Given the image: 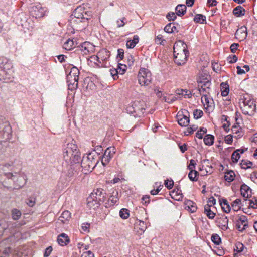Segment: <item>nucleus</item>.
<instances>
[{"mask_svg":"<svg viewBox=\"0 0 257 257\" xmlns=\"http://www.w3.org/2000/svg\"><path fill=\"white\" fill-rule=\"evenodd\" d=\"M175 62L179 65L185 63L188 51L186 45L181 40L176 42L173 47Z\"/></svg>","mask_w":257,"mask_h":257,"instance_id":"f257e3e1","label":"nucleus"},{"mask_svg":"<svg viewBox=\"0 0 257 257\" xmlns=\"http://www.w3.org/2000/svg\"><path fill=\"white\" fill-rule=\"evenodd\" d=\"M64 158L69 163H76L80 160L77 146L73 143H68L63 152Z\"/></svg>","mask_w":257,"mask_h":257,"instance_id":"f03ea898","label":"nucleus"},{"mask_svg":"<svg viewBox=\"0 0 257 257\" xmlns=\"http://www.w3.org/2000/svg\"><path fill=\"white\" fill-rule=\"evenodd\" d=\"M240 107L243 114L252 115L256 110V104L253 99L249 96L244 97L240 102Z\"/></svg>","mask_w":257,"mask_h":257,"instance_id":"7ed1b4c3","label":"nucleus"},{"mask_svg":"<svg viewBox=\"0 0 257 257\" xmlns=\"http://www.w3.org/2000/svg\"><path fill=\"white\" fill-rule=\"evenodd\" d=\"M146 107V104L144 101H135L127 106L126 110L135 117H140L144 113Z\"/></svg>","mask_w":257,"mask_h":257,"instance_id":"20e7f679","label":"nucleus"},{"mask_svg":"<svg viewBox=\"0 0 257 257\" xmlns=\"http://www.w3.org/2000/svg\"><path fill=\"white\" fill-rule=\"evenodd\" d=\"M138 81L142 86L148 85L152 81V75L150 71L145 68H141L138 75Z\"/></svg>","mask_w":257,"mask_h":257,"instance_id":"39448f33","label":"nucleus"},{"mask_svg":"<svg viewBox=\"0 0 257 257\" xmlns=\"http://www.w3.org/2000/svg\"><path fill=\"white\" fill-rule=\"evenodd\" d=\"M7 178L13 180L16 189L22 188L26 183V180L25 176L20 173H9L6 174Z\"/></svg>","mask_w":257,"mask_h":257,"instance_id":"423d86ee","label":"nucleus"},{"mask_svg":"<svg viewBox=\"0 0 257 257\" xmlns=\"http://www.w3.org/2000/svg\"><path fill=\"white\" fill-rule=\"evenodd\" d=\"M96 160L93 156L89 154L86 156H83L81 161V167L86 171H92L96 166Z\"/></svg>","mask_w":257,"mask_h":257,"instance_id":"0eeeda50","label":"nucleus"},{"mask_svg":"<svg viewBox=\"0 0 257 257\" xmlns=\"http://www.w3.org/2000/svg\"><path fill=\"white\" fill-rule=\"evenodd\" d=\"M86 15L87 12L84 10L83 7H77L72 14L75 17L73 21L77 23L85 22V20H88L89 19V18L85 17Z\"/></svg>","mask_w":257,"mask_h":257,"instance_id":"6e6552de","label":"nucleus"},{"mask_svg":"<svg viewBox=\"0 0 257 257\" xmlns=\"http://www.w3.org/2000/svg\"><path fill=\"white\" fill-rule=\"evenodd\" d=\"M115 153V148L114 147H110L106 149L101 159L103 166H105L109 162Z\"/></svg>","mask_w":257,"mask_h":257,"instance_id":"1a4fd4ad","label":"nucleus"},{"mask_svg":"<svg viewBox=\"0 0 257 257\" xmlns=\"http://www.w3.org/2000/svg\"><path fill=\"white\" fill-rule=\"evenodd\" d=\"M188 112L184 110L181 112H179L177 115V118L178 124L181 126H186L189 122V119L187 116Z\"/></svg>","mask_w":257,"mask_h":257,"instance_id":"9d476101","label":"nucleus"},{"mask_svg":"<svg viewBox=\"0 0 257 257\" xmlns=\"http://www.w3.org/2000/svg\"><path fill=\"white\" fill-rule=\"evenodd\" d=\"M47 8L43 7L41 5L34 6L31 8V12L33 17L38 18H42L45 16Z\"/></svg>","mask_w":257,"mask_h":257,"instance_id":"9b49d317","label":"nucleus"},{"mask_svg":"<svg viewBox=\"0 0 257 257\" xmlns=\"http://www.w3.org/2000/svg\"><path fill=\"white\" fill-rule=\"evenodd\" d=\"M110 56V52L105 49H103L98 52L96 56H93L91 58L93 60H97L98 62H101V61L107 60Z\"/></svg>","mask_w":257,"mask_h":257,"instance_id":"f8f14e48","label":"nucleus"},{"mask_svg":"<svg viewBox=\"0 0 257 257\" xmlns=\"http://www.w3.org/2000/svg\"><path fill=\"white\" fill-rule=\"evenodd\" d=\"M94 194H90L87 198V205L90 209H96L99 206V201L101 198H95Z\"/></svg>","mask_w":257,"mask_h":257,"instance_id":"ddd939ff","label":"nucleus"},{"mask_svg":"<svg viewBox=\"0 0 257 257\" xmlns=\"http://www.w3.org/2000/svg\"><path fill=\"white\" fill-rule=\"evenodd\" d=\"M236 228L240 231L244 230L248 226V221L246 216L244 215L240 216L236 221Z\"/></svg>","mask_w":257,"mask_h":257,"instance_id":"4468645a","label":"nucleus"},{"mask_svg":"<svg viewBox=\"0 0 257 257\" xmlns=\"http://www.w3.org/2000/svg\"><path fill=\"white\" fill-rule=\"evenodd\" d=\"M147 228L146 223L140 220H136L134 224V229L137 233L142 234Z\"/></svg>","mask_w":257,"mask_h":257,"instance_id":"2eb2a0df","label":"nucleus"},{"mask_svg":"<svg viewBox=\"0 0 257 257\" xmlns=\"http://www.w3.org/2000/svg\"><path fill=\"white\" fill-rule=\"evenodd\" d=\"M247 36V28L245 26H241L235 33V36L237 39L240 41L244 40Z\"/></svg>","mask_w":257,"mask_h":257,"instance_id":"dca6fc26","label":"nucleus"},{"mask_svg":"<svg viewBox=\"0 0 257 257\" xmlns=\"http://www.w3.org/2000/svg\"><path fill=\"white\" fill-rule=\"evenodd\" d=\"M218 226L223 230L228 229V219L226 216H221L216 220Z\"/></svg>","mask_w":257,"mask_h":257,"instance_id":"f3484780","label":"nucleus"},{"mask_svg":"<svg viewBox=\"0 0 257 257\" xmlns=\"http://www.w3.org/2000/svg\"><path fill=\"white\" fill-rule=\"evenodd\" d=\"M176 95L178 98H190L192 96L191 92L186 89H177L176 91Z\"/></svg>","mask_w":257,"mask_h":257,"instance_id":"a211bd4d","label":"nucleus"},{"mask_svg":"<svg viewBox=\"0 0 257 257\" xmlns=\"http://www.w3.org/2000/svg\"><path fill=\"white\" fill-rule=\"evenodd\" d=\"M57 241L61 246H65L69 242L70 240L67 234L62 233L58 236Z\"/></svg>","mask_w":257,"mask_h":257,"instance_id":"6ab92c4d","label":"nucleus"},{"mask_svg":"<svg viewBox=\"0 0 257 257\" xmlns=\"http://www.w3.org/2000/svg\"><path fill=\"white\" fill-rule=\"evenodd\" d=\"M184 205L185 206V208L191 213L196 212L197 210L196 204L190 200H186L184 202Z\"/></svg>","mask_w":257,"mask_h":257,"instance_id":"aec40b11","label":"nucleus"},{"mask_svg":"<svg viewBox=\"0 0 257 257\" xmlns=\"http://www.w3.org/2000/svg\"><path fill=\"white\" fill-rule=\"evenodd\" d=\"M79 77H75L74 75H69L67 76V80L69 83V86L72 85V88H77L78 87V81Z\"/></svg>","mask_w":257,"mask_h":257,"instance_id":"412c9836","label":"nucleus"},{"mask_svg":"<svg viewBox=\"0 0 257 257\" xmlns=\"http://www.w3.org/2000/svg\"><path fill=\"white\" fill-rule=\"evenodd\" d=\"M118 201L117 191H113L111 195L109 197L107 201V204L109 206H113Z\"/></svg>","mask_w":257,"mask_h":257,"instance_id":"4be33fe9","label":"nucleus"},{"mask_svg":"<svg viewBox=\"0 0 257 257\" xmlns=\"http://www.w3.org/2000/svg\"><path fill=\"white\" fill-rule=\"evenodd\" d=\"M231 131L233 134L236 135L235 137L240 138L243 136V133L241 131V128L237 123L232 126Z\"/></svg>","mask_w":257,"mask_h":257,"instance_id":"5701e85b","label":"nucleus"},{"mask_svg":"<svg viewBox=\"0 0 257 257\" xmlns=\"http://www.w3.org/2000/svg\"><path fill=\"white\" fill-rule=\"evenodd\" d=\"M164 31L168 33L177 32L178 31L175 26V24L173 23H170L168 24L164 28Z\"/></svg>","mask_w":257,"mask_h":257,"instance_id":"b1692460","label":"nucleus"},{"mask_svg":"<svg viewBox=\"0 0 257 257\" xmlns=\"http://www.w3.org/2000/svg\"><path fill=\"white\" fill-rule=\"evenodd\" d=\"M139 37L138 35H134L133 40H129L127 41L126 46L127 48H133L139 42Z\"/></svg>","mask_w":257,"mask_h":257,"instance_id":"393cba45","label":"nucleus"},{"mask_svg":"<svg viewBox=\"0 0 257 257\" xmlns=\"http://www.w3.org/2000/svg\"><path fill=\"white\" fill-rule=\"evenodd\" d=\"M240 192L241 195L244 198H248L249 197V192H251V189L246 184H243L240 188Z\"/></svg>","mask_w":257,"mask_h":257,"instance_id":"a878e982","label":"nucleus"},{"mask_svg":"<svg viewBox=\"0 0 257 257\" xmlns=\"http://www.w3.org/2000/svg\"><path fill=\"white\" fill-rule=\"evenodd\" d=\"M233 14L236 17L243 16L245 14V9L241 6H238L233 9Z\"/></svg>","mask_w":257,"mask_h":257,"instance_id":"bb28decb","label":"nucleus"},{"mask_svg":"<svg viewBox=\"0 0 257 257\" xmlns=\"http://www.w3.org/2000/svg\"><path fill=\"white\" fill-rule=\"evenodd\" d=\"M71 218V213L69 211H64L62 212L61 215L59 218V220L65 223V222Z\"/></svg>","mask_w":257,"mask_h":257,"instance_id":"cd10ccee","label":"nucleus"},{"mask_svg":"<svg viewBox=\"0 0 257 257\" xmlns=\"http://www.w3.org/2000/svg\"><path fill=\"white\" fill-rule=\"evenodd\" d=\"M176 13L178 16H181L185 14L186 11V7L185 5H178L175 9Z\"/></svg>","mask_w":257,"mask_h":257,"instance_id":"c85d7f7f","label":"nucleus"},{"mask_svg":"<svg viewBox=\"0 0 257 257\" xmlns=\"http://www.w3.org/2000/svg\"><path fill=\"white\" fill-rule=\"evenodd\" d=\"M235 176L234 172L230 170L225 173L224 178L227 182H231L234 179Z\"/></svg>","mask_w":257,"mask_h":257,"instance_id":"c756f323","label":"nucleus"},{"mask_svg":"<svg viewBox=\"0 0 257 257\" xmlns=\"http://www.w3.org/2000/svg\"><path fill=\"white\" fill-rule=\"evenodd\" d=\"M204 213L206 214L207 216L211 219H213L215 216V213L212 211L210 208L209 205H205L204 207Z\"/></svg>","mask_w":257,"mask_h":257,"instance_id":"7c9ffc66","label":"nucleus"},{"mask_svg":"<svg viewBox=\"0 0 257 257\" xmlns=\"http://www.w3.org/2000/svg\"><path fill=\"white\" fill-rule=\"evenodd\" d=\"M220 88L221 91V95L223 96H226L229 93V86L227 84L222 83L220 85Z\"/></svg>","mask_w":257,"mask_h":257,"instance_id":"2f4dec72","label":"nucleus"},{"mask_svg":"<svg viewBox=\"0 0 257 257\" xmlns=\"http://www.w3.org/2000/svg\"><path fill=\"white\" fill-rule=\"evenodd\" d=\"M214 137L211 135H206L204 138V142L205 145L211 146L213 144Z\"/></svg>","mask_w":257,"mask_h":257,"instance_id":"473e14b6","label":"nucleus"},{"mask_svg":"<svg viewBox=\"0 0 257 257\" xmlns=\"http://www.w3.org/2000/svg\"><path fill=\"white\" fill-rule=\"evenodd\" d=\"M241 200L237 199L234 200L231 204V206L234 211H237L240 209L241 206H240Z\"/></svg>","mask_w":257,"mask_h":257,"instance_id":"72a5a7b5","label":"nucleus"},{"mask_svg":"<svg viewBox=\"0 0 257 257\" xmlns=\"http://www.w3.org/2000/svg\"><path fill=\"white\" fill-rule=\"evenodd\" d=\"M220 205L224 212L226 213L230 212L231 207L226 199H223L222 202H220Z\"/></svg>","mask_w":257,"mask_h":257,"instance_id":"f704fd0d","label":"nucleus"},{"mask_svg":"<svg viewBox=\"0 0 257 257\" xmlns=\"http://www.w3.org/2000/svg\"><path fill=\"white\" fill-rule=\"evenodd\" d=\"M129 210L126 208H122L119 211V216L123 219H126L129 217Z\"/></svg>","mask_w":257,"mask_h":257,"instance_id":"c9c22d12","label":"nucleus"},{"mask_svg":"<svg viewBox=\"0 0 257 257\" xmlns=\"http://www.w3.org/2000/svg\"><path fill=\"white\" fill-rule=\"evenodd\" d=\"M74 42L72 40H67L63 44V48L67 50H70L73 47Z\"/></svg>","mask_w":257,"mask_h":257,"instance_id":"e433bc0d","label":"nucleus"},{"mask_svg":"<svg viewBox=\"0 0 257 257\" xmlns=\"http://www.w3.org/2000/svg\"><path fill=\"white\" fill-rule=\"evenodd\" d=\"M240 165L241 168L247 169L251 167L252 163L247 160H242L240 163Z\"/></svg>","mask_w":257,"mask_h":257,"instance_id":"4c0bfd02","label":"nucleus"},{"mask_svg":"<svg viewBox=\"0 0 257 257\" xmlns=\"http://www.w3.org/2000/svg\"><path fill=\"white\" fill-rule=\"evenodd\" d=\"M205 16L202 14H197L194 18V21L196 23H202L204 21H205Z\"/></svg>","mask_w":257,"mask_h":257,"instance_id":"58836bf2","label":"nucleus"},{"mask_svg":"<svg viewBox=\"0 0 257 257\" xmlns=\"http://www.w3.org/2000/svg\"><path fill=\"white\" fill-rule=\"evenodd\" d=\"M240 151V150L234 151L231 156V159L234 163H236L240 158V154L238 152Z\"/></svg>","mask_w":257,"mask_h":257,"instance_id":"ea45409f","label":"nucleus"},{"mask_svg":"<svg viewBox=\"0 0 257 257\" xmlns=\"http://www.w3.org/2000/svg\"><path fill=\"white\" fill-rule=\"evenodd\" d=\"M190 172L188 174V177L189 179L191 181H196L197 179H196V176L198 174V172L194 170H190Z\"/></svg>","mask_w":257,"mask_h":257,"instance_id":"a19ab883","label":"nucleus"},{"mask_svg":"<svg viewBox=\"0 0 257 257\" xmlns=\"http://www.w3.org/2000/svg\"><path fill=\"white\" fill-rule=\"evenodd\" d=\"M127 67L126 65L118 64L117 65V69L118 70V72L120 74H123L126 71Z\"/></svg>","mask_w":257,"mask_h":257,"instance_id":"79ce46f5","label":"nucleus"},{"mask_svg":"<svg viewBox=\"0 0 257 257\" xmlns=\"http://www.w3.org/2000/svg\"><path fill=\"white\" fill-rule=\"evenodd\" d=\"M211 240L215 244L218 245L221 242V238L218 234H215L212 235Z\"/></svg>","mask_w":257,"mask_h":257,"instance_id":"37998d69","label":"nucleus"},{"mask_svg":"<svg viewBox=\"0 0 257 257\" xmlns=\"http://www.w3.org/2000/svg\"><path fill=\"white\" fill-rule=\"evenodd\" d=\"M21 215V212L17 210L14 209L12 210V217L14 220L18 219Z\"/></svg>","mask_w":257,"mask_h":257,"instance_id":"c03bdc74","label":"nucleus"},{"mask_svg":"<svg viewBox=\"0 0 257 257\" xmlns=\"http://www.w3.org/2000/svg\"><path fill=\"white\" fill-rule=\"evenodd\" d=\"M206 132L207 129L206 128H200V130L196 133V136L199 139H202L203 135L205 134Z\"/></svg>","mask_w":257,"mask_h":257,"instance_id":"a18cd8bd","label":"nucleus"},{"mask_svg":"<svg viewBox=\"0 0 257 257\" xmlns=\"http://www.w3.org/2000/svg\"><path fill=\"white\" fill-rule=\"evenodd\" d=\"M211 85V83L209 80H207L206 81H200L199 82V86L200 87H204L208 88L210 89V86Z\"/></svg>","mask_w":257,"mask_h":257,"instance_id":"49530a36","label":"nucleus"},{"mask_svg":"<svg viewBox=\"0 0 257 257\" xmlns=\"http://www.w3.org/2000/svg\"><path fill=\"white\" fill-rule=\"evenodd\" d=\"M79 71L78 69L76 67H73L71 68V71L69 73V75H74L76 77H79Z\"/></svg>","mask_w":257,"mask_h":257,"instance_id":"de8ad7c7","label":"nucleus"},{"mask_svg":"<svg viewBox=\"0 0 257 257\" xmlns=\"http://www.w3.org/2000/svg\"><path fill=\"white\" fill-rule=\"evenodd\" d=\"M203 115V111L199 109H196L193 112L194 117L195 119L200 118Z\"/></svg>","mask_w":257,"mask_h":257,"instance_id":"09e8293b","label":"nucleus"},{"mask_svg":"<svg viewBox=\"0 0 257 257\" xmlns=\"http://www.w3.org/2000/svg\"><path fill=\"white\" fill-rule=\"evenodd\" d=\"M209 89L204 87H200L199 88V93L202 96H204V95H207V94L209 93Z\"/></svg>","mask_w":257,"mask_h":257,"instance_id":"8fccbe9b","label":"nucleus"},{"mask_svg":"<svg viewBox=\"0 0 257 257\" xmlns=\"http://www.w3.org/2000/svg\"><path fill=\"white\" fill-rule=\"evenodd\" d=\"M164 41L165 40L163 39V36L161 34L157 35L155 38V42L158 44H163Z\"/></svg>","mask_w":257,"mask_h":257,"instance_id":"3c124183","label":"nucleus"},{"mask_svg":"<svg viewBox=\"0 0 257 257\" xmlns=\"http://www.w3.org/2000/svg\"><path fill=\"white\" fill-rule=\"evenodd\" d=\"M110 72L114 79H116L118 78L117 75L119 73L117 68L110 69Z\"/></svg>","mask_w":257,"mask_h":257,"instance_id":"603ef678","label":"nucleus"},{"mask_svg":"<svg viewBox=\"0 0 257 257\" xmlns=\"http://www.w3.org/2000/svg\"><path fill=\"white\" fill-rule=\"evenodd\" d=\"M102 193V192L101 189H97L95 191H93L91 194H94V196H95V198H100Z\"/></svg>","mask_w":257,"mask_h":257,"instance_id":"864d4df0","label":"nucleus"},{"mask_svg":"<svg viewBox=\"0 0 257 257\" xmlns=\"http://www.w3.org/2000/svg\"><path fill=\"white\" fill-rule=\"evenodd\" d=\"M142 202L145 205L149 204L150 203V196L149 195L143 196L142 198Z\"/></svg>","mask_w":257,"mask_h":257,"instance_id":"5fc2aeb1","label":"nucleus"},{"mask_svg":"<svg viewBox=\"0 0 257 257\" xmlns=\"http://www.w3.org/2000/svg\"><path fill=\"white\" fill-rule=\"evenodd\" d=\"M169 21H173L176 18V14L175 13H169L166 16Z\"/></svg>","mask_w":257,"mask_h":257,"instance_id":"6e6d98bb","label":"nucleus"},{"mask_svg":"<svg viewBox=\"0 0 257 257\" xmlns=\"http://www.w3.org/2000/svg\"><path fill=\"white\" fill-rule=\"evenodd\" d=\"M224 141L226 143L228 144H231L233 141V137L231 135H228L225 136L224 138Z\"/></svg>","mask_w":257,"mask_h":257,"instance_id":"4d7b16f0","label":"nucleus"},{"mask_svg":"<svg viewBox=\"0 0 257 257\" xmlns=\"http://www.w3.org/2000/svg\"><path fill=\"white\" fill-rule=\"evenodd\" d=\"M249 206L253 208H257V199L249 200Z\"/></svg>","mask_w":257,"mask_h":257,"instance_id":"13d9d810","label":"nucleus"},{"mask_svg":"<svg viewBox=\"0 0 257 257\" xmlns=\"http://www.w3.org/2000/svg\"><path fill=\"white\" fill-rule=\"evenodd\" d=\"M174 185L173 180H166L165 182V186L169 189H171Z\"/></svg>","mask_w":257,"mask_h":257,"instance_id":"bf43d9fd","label":"nucleus"},{"mask_svg":"<svg viewBox=\"0 0 257 257\" xmlns=\"http://www.w3.org/2000/svg\"><path fill=\"white\" fill-rule=\"evenodd\" d=\"M196 165V161L194 160L191 159L190 161V163L189 165L188 166V168L190 170H194V169L195 168Z\"/></svg>","mask_w":257,"mask_h":257,"instance_id":"052dcab7","label":"nucleus"},{"mask_svg":"<svg viewBox=\"0 0 257 257\" xmlns=\"http://www.w3.org/2000/svg\"><path fill=\"white\" fill-rule=\"evenodd\" d=\"M81 257H94V254L91 251H87L83 252Z\"/></svg>","mask_w":257,"mask_h":257,"instance_id":"680f3d73","label":"nucleus"},{"mask_svg":"<svg viewBox=\"0 0 257 257\" xmlns=\"http://www.w3.org/2000/svg\"><path fill=\"white\" fill-rule=\"evenodd\" d=\"M228 60L230 63H233L237 61V57L236 55L229 56Z\"/></svg>","mask_w":257,"mask_h":257,"instance_id":"e2e57ef3","label":"nucleus"},{"mask_svg":"<svg viewBox=\"0 0 257 257\" xmlns=\"http://www.w3.org/2000/svg\"><path fill=\"white\" fill-rule=\"evenodd\" d=\"M239 46L238 44L233 43L231 45L230 48L231 52L235 53L237 49V47Z\"/></svg>","mask_w":257,"mask_h":257,"instance_id":"0e129e2a","label":"nucleus"},{"mask_svg":"<svg viewBox=\"0 0 257 257\" xmlns=\"http://www.w3.org/2000/svg\"><path fill=\"white\" fill-rule=\"evenodd\" d=\"M117 57L119 58L121 60L123 59L124 57V50L122 49H118Z\"/></svg>","mask_w":257,"mask_h":257,"instance_id":"69168bd1","label":"nucleus"},{"mask_svg":"<svg viewBox=\"0 0 257 257\" xmlns=\"http://www.w3.org/2000/svg\"><path fill=\"white\" fill-rule=\"evenodd\" d=\"M52 251V247L51 246H49V247H47L45 249V253L44 254V256H45V257L48 256L50 254Z\"/></svg>","mask_w":257,"mask_h":257,"instance_id":"338daca9","label":"nucleus"},{"mask_svg":"<svg viewBox=\"0 0 257 257\" xmlns=\"http://www.w3.org/2000/svg\"><path fill=\"white\" fill-rule=\"evenodd\" d=\"M236 250L237 251L241 252L243 250L244 246H243V244L239 242L236 244Z\"/></svg>","mask_w":257,"mask_h":257,"instance_id":"774afa93","label":"nucleus"}]
</instances>
